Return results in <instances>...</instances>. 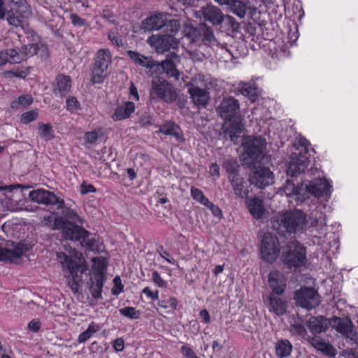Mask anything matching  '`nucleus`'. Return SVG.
I'll list each match as a JSON object with an SVG mask.
<instances>
[{
	"instance_id": "603ef678",
	"label": "nucleus",
	"mask_w": 358,
	"mask_h": 358,
	"mask_svg": "<svg viewBox=\"0 0 358 358\" xmlns=\"http://www.w3.org/2000/svg\"><path fill=\"white\" fill-rule=\"evenodd\" d=\"M171 41H173V38L170 36H164L161 39H159L156 45L157 50L159 52H164L169 50L171 47Z\"/></svg>"
},
{
	"instance_id": "79ce46f5",
	"label": "nucleus",
	"mask_w": 358,
	"mask_h": 358,
	"mask_svg": "<svg viewBox=\"0 0 358 358\" xmlns=\"http://www.w3.org/2000/svg\"><path fill=\"white\" fill-rule=\"evenodd\" d=\"M302 322L303 320L301 317H300L299 315H297L296 319H294V323L290 324L289 329V331L292 335L303 338L306 337L307 335V330L304 325L302 324Z\"/></svg>"
},
{
	"instance_id": "412c9836",
	"label": "nucleus",
	"mask_w": 358,
	"mask_h": 358,
	"mask_svg": "<svg viewBox=\"0 0 358 358\" xmlns=\"http://www.w3.org/2000/svg\"><path fill=\"white\" fill-rule=\"evenodd\" d=\"M72 80L70 76L59 74L53 83L52 90L56 96L64 97L71 91Z\"/></svg>"
},
{
	"instance_id": "4468645a",
	"label": "nucleus",
	"mask_w": 358,
	"mask_h": 358,
	"mask_svg": "<svg viewBox=\"0 0 358 358\" xmlns=\"http://www.w3.org/2000/svg\"><path fill=\"white\" fill-rule=\"evenodd\" d=\"M127 55L136 66L146 69L148 76H152L159 72L158 62L154 60L152 57L134 50H128Z\"/></svg>"
},
{
	"instance_id": "bf43d9fd",
	"label": "nucleus",
	"mask_w": 358,
	"mask_h": 358,
	"mask_svg": "<svg viewBox=\"0 0 358 358\" xmlns=\"http://www.w3.org/2000/svg\"><path fill=\"white\" fill-rule=\"evenodd\" d=\"M66 108L71 112H75L80 108V103L74 96H70L66 99Z\"/></svg>"
},
{
	"instance_id": "a878e982",
	"label": "nucleus",
	"mask_w": 358,
	"mask_h": 358,
	"mask_svg": "<svg viewBox=\"0 0 358 358\" xmlns=\"http://www.w3.org/2000/svg\"><path fill=\"white\" fill-rule=\"evenodd\" d=\"M169 16L167 13H158L155 15L147 17L143 21L142 27L147 31L159 30L165 27L166 17Z\"/></svg>"
},
{
	"instance_id": "052dcab7",
	"label": "nucleus",
	"mask_w": 358,
	"mask_h": 358,
	"mask_svg": "<svg viewBox=\"0 0 358 358\" xmlns=\"http://www.w3.org/2000/svg\"><path fill=\"white\" fill-rule=\"evenodd\" d=\"M322 218V214L317 210L312 211L309 216L310 227H316Z\"/></svg>"
},
{
	"instance_id": "9d476101",
	"label": "nucleus",
	"mask_w": 358,
	"mask_h": 358,
	"mask_svg": "<svg viewBox=\"0 0 358 358\" xmlns=\"http://www.w3.org/2000/svg\"><path fill=\"white\" fill-rule=\"evenodd\" d=\"M294 299L301 307L311 310L320 304V296L313 287H302L294 293Z\"/></svg>"
},
{
	"instance_id": "ddd939ff",
	"label": "nucleus",
	"mask_w": 358,
	"mask_h": 358,
	"mask_svg": "<svg viewBox=\"0 0 358 358\" xmlns=\"http://www.w3.org/2000/svg\"><path fill=\"white\" fill-rule=\"evenodd\" d=\"M30 199L36 203L56 206L57 209L64 207V201L57 197L53 192L43 189L32 190L29 192Z\"/></svg>"
},
{
	"instance_id": "de8ad7c7",
	"label": "nucleus",
	"mask_w": 358,
	"mask_h": 358,
	"mask_svg": "<svg viewBox=\"0 0 358 358\" xmlns=\"http://www.w3.org/2000/svg\"><path fill=\"white\" fill-rule=\"evenodd\" d=\"M190 193L193 199L201 204L206 206L207 203H209V199L204 195L201 189L192 186L190 189Z\"/></svg>"
},
{
	"instance_id": "2f4dec72",
	"label": "nucleus",
	"mask_w": 358,
	"mask_h": 358,
	"mask_svg": "<svg viewBox=\"0 0 358 358\" xmlns=\"http://www.w3.org/2000/svg\"><path fill=\"white\" fill-rule=\"evenodd\" d=\"M103 281L104 275L101 273H93L92 277L90 278L89 289L92 297L95 299L102 298Z\"/></svg>"
},
{
	"instance_id": "f704fd0d",
	"label": "nucleus",
	"mask_w": 358,
	"mask_h": 358,
	"mask_svg": "<svg viewBox=\"0 0 358 358\" xmlns=\"http://www.w3.org/2000/svg\"><path fill=\"white\" fill-rule=\"evenodd\" d=\"M159 132L165 135L173 136L180 142L185 141L180 127L173 122H166L164 124L161 125Z\"/></svg>"
},
{
	"instance_id": "e433bc0d",
	"label": "nucleus",
	"mask_w": 358,
	"mask_h": 358,
	"mask_svg": "<svg viewBox=\"0 0 358 358\" xmlns=\"http://www.w3.org/2000/svg\"><path fill=\"white\" fill-rule=\"evenodd\" d=\"M226 6L230 12L240 18H243L248 10L246 3L240 0H228Z\"/></svg>"
},
{
	"instance_id": "bb28decb",
	"label": "nucleus",
	"mask_w": 358,
	"mask_h": 358,
	"mask_svg": "<svg viewBox=\"0 0 358 358\" xmlns=\"http://www.w3.org/2000/svg\"><path fill=\"white\" fill-rule=\"evenodd\" d=\"M229 122L230 124L224 127V134L237 144L240 142L244 126L241 122V118Z\"/></svg>"
},
{
	"instance_id": "7ed1b4c3",
	"label": "nucleus",
	"mask_w": 358,
	"mask_h": 358,
	"mask_svg": "<svg viewBox=\"0 0 358 358\" xmlns=\"http://www.w3.org/2000/svg\"><path fill=\"white\" fill-rule=\"evenodd\" d=\"M184 31L185 36L192 43H201L213 49L220 48L227 52L229 57H232V53L227 48V45L218 41L214 35L213 29L206 24L200 23L196 27H187Z\"/></svg>"
},
{
	"instance_id": "7c9ffc66",
	"label": "nucleus",
	"mask_w": 358,
	"mask_h": 358,
	"mask_svg": "<svg viewBox=\"0 0 358 358\" xmlns=\"http://www.w3.org/2000/svg\"><path fill=\"white\" fill-rule=\"evenodd\" d=\"M135 108L134 103L126 101L115 108L111 117L114 121H120L127 119L134 113Z\"/></svg>"
},
{
	"instance_id": "aec40b11",
	"label": "nucleus",
	"mask_w": 358,
	"mask_h": 358,
	"mask_svg": "<svg viewBox=\"0 0 358 358\" xmlns=\"http://www.w3.org/2000/svg\"><path fill=\"white\" fill-rule=\"evenodd\" d=\"M23 253L22 248L20 244L15 245L13 241L7 243L6 247L0 245V261L17 263Z\"/></svg>"
},
{
	"instance_id": "20e7f679",
	"label": "nucleus",
	"mask_w": 358,
	"mask_h": 358,
	"mask_svg": "<svg viewBox=\"0 0 358 358\" xmlns=\"http://www.w3.org/2000/svg\"><path fill=\"white\" fill-rule=\"evenodd\" d=\"M40 50L46 53L48 48L43 43H29L20 48H8L0 51V66L10 64H20L36 55Z\"/></svg>"
},
{
	"instance_id": "473e14b6",
	"label": "nucleus",
	"mask_w": 358,
	"mask_h": 358,
	"mask_svg": "<svg viewBox=\"0 0 358 358\" xmlns=\"http://www.w3.org/2000/svg\"><path fill=\"white\" fill-rule=\"evenodd\" d=\"M231 178V179L229 181L233 187L235 194L241 199L247 198L250 192L248 182L241 175L235 178Z\"/></svg>"
},
{
	"instance_id": "58836bf2",
	"label": "nucleus",
	"mask_w": 358,
	"mask_h": 358,
	"mask_svg": "<svg viewBox=\"0 0 358 358\" xmlns=\"http://www.w3.org/2000/svg\"><path fill=\"white\" fill-rule=\"evenodd\" d=\"M15 6L16 13L23 18H29L32 15L30 6L26 0H8Z\"/></svg>"
},
{
	"instance_id": "4c0bfd02",
	"label": "nucleus",
	"mask_w": 358,
	"mask_h": 358,
	"mask_svg": "<svg viewBox=\"0 0 358 358\" xmlns=\"http://www.w3.org/2000/svg\"><path fill=\"white\" fill-rule=\"evenodd\" d=\"M222 168L227 173L228 180H231V177H237L240 176L239 174V169L240 165L236 159L234 158H227L224 159L222 164Z\"/></svg>"
},
{
	"instance_id": "6e6d98bb",
	"label": "nucleus",
	"mask_w": 358,
	"mask_h": 358,
	"mask_svg": "<svg viewBox=\"0 0 358 358\" xmlns=\"http://www.w3.org/2000/svg\"><path fill=\"white\" fill-rule=\"evenodd\" d=\"M108 39L116 46L117 47H123L124 43L122 36L118 34L113 31L108 32Z\"/></svg>"
},
{
	"instance_id": "c756f323",
	"label": "nucleus",
	"mask_w": 358,
	"mask_h": 358,
	"mask_svg": "<svg viewBox=\"0 0 358 358\" xmlns=\"http://www.w3.org/2000/svg\"><path fill=\"white\" fill-rule=\"evenodd\" d=\"M269 303L268 308L278 316L283 315L287 310V302L280 298L278 295L271 294L268 296Z\"/></svg>"
},
{
	"instance_id": "393cba45",
	"label": "nucleus",
	"mask_w": 358,
	"mask_h": 358,
	"mask_svg": "<svg viewBox=\"0 0 358 358\" xmlns=\"http://www.w3.org/2000/svg\"><path fill=\"white\" fill-rule=\"evenodd\" d=\"M268 283L272 293L281 295L284 293L286 287V280L284 275L278 271H271L268 275Z\"/></svg>"
},
{
	"instance_id": "0e129e2a",
	"label": "nucleus",
	"mask_w": 358,
	"mask_h": 358,
	"mask_svg": "<svg viewBox=\"0 0 358 358\" xmlns=\"http://www.w3.org/2000/svg\"><path fill=\"white\" fill-rule=\"evenodd\" d=\"M206 207H207L210 210L213 216L219 219L222 218V211L217 206L215 205L209 201V203H207Z\"/></svg>"
},
{
	"instance_id": "f3484780",
	"label": "nucleus",
	"mask_w": 358,
	"mask_h": 358,
	"mask_svg": "<svg viewBox=\"0 0 358 358\" xmlns=\"http://www.w3.org/2000/svg\"><path fill=\"white\" fill-rule=\"evenodd\" d=\"M82 224L64 222V220L59 230L62 231L63 236L65 239L73 241H81V238H87L90 235V232L80 225Z\"/></svg>"
},
{
	"instance_id": "c9c22d12",
	"label": "nucleus",
	"mask_w": 358,
	"mask_h": 358,
	"mask_svg": "<svg viewBox=\"0 0 358 358\" xmlns=\"http://www.w3.org/2000/svg\"><path fill=\"white\" fill-rule=\"evenodd\" d=\"M275 355L278 358L288 357L293 350V345L287 339H279L275 343Z\"/></svg>"
},
{
	"instance_id": "a18cd8bd",
	"label": "nucleus",
	"mask_w": 358,
	"mask_h": 358,
	"mask_svg": "<svg viewBox=\"0 0 358 358\" xmlns=\"http://www.w3.org/2000/svg\"><path fill=\"white\" fill-rule=\"evenodd\" d=\"M62 217L64 220V222H77V223H83V220L81 217L73 210L69 208H65L64 206L62 208Z\"/></svg>"
},
{
	"instance_id": "72a5a7b5",
	"label": "nucleus",
	"mask_w": 358,
	"mask_h": 358,
	"mask_svg": "<svg viewBox=\"0 0 358 358\" xmlns=\"http://www.w3.org/2000/svg\"><path fill=\"white\" fill-rule=\"evenodd\" d=\"M248 208L250 214L257 220L262 219L266 213L263 200L254 197L248 201Z\"/></svg>"
},
{
	"instance_id": "37998d69",
	"label": "nucleus",
	"mask_w": 358,
	"mask_h": 358,
	"mask_svg": "<svg viewBox=\"0 0 358 358\" xmlns=\"http://www.w3.org/2000/svg\"><path fill=\"white\" fill-rule=\"evenodd\" d=\"M64 219L61 217H55L54 215H48L43 217V225L53 229L59 230L63 224Z\"/></svg>"
},
{
	"instance_id": "6e6552de",
	"label": "nucleus",
	"mask_w": 358,
	"mask_h": 358,
	"mask_svg": "<svg viewBox=\"0 0 358 358\" xmlns=\"http://www.w3.org/2000/svg\"><path fill=\"white\" fill-rule=\"evenodd\" d=\"M112 55L107 48L99 49L94 56L90 67L91 81L92 83H102L107 76V69L111 64Z\"/></svg>"
},
{
	"instance_id": "1a4fd4ad",
	"label": "nucleus",
	"mask_w": 358,
	"mask_h": 358,
	"mask_svg": "<svg viewBox=\"0 0 358 358\" xmlns=\"http://www.w3.org/2000/svg\"><path fill=\"white\" fill-rule=\"evenodd\" d=\"M216 111L220 118L225 122L241 118L239 101L232 96L223 97L216 108Z\"/></svg>"
},
{
	"instance_id": "f03ea898",
	"label": "nucleus",
	"mask_w": 358,
	"mask_h": 358,
	"mask_svg": "<svg viewBox=\"0 0 358 358\" xmlns=\"http://www.w3.org/2000/svg\"><path fill=\"white\" fill-rule=\"evenodd\" d=\"M307 223L306 215L300 210H294L272 218L271 227L278 234L285 236L303 230Z\"/></svg>"
},
{
	"instance_id": "5701e85b",
	"label": "nucleus",
	"mask_w": 358,
	"mask_h": 358,
	"mask_svg": "<svg viewBox=\"0 0 358 358\" xmlns=\"http://www.w3.org/2000/svg\"><path fill=\"white\" fill-rule=\"evenodd\" d=\"M304 185H295L293 180H287L283 186V192L287 196L293 197L297 204L306 201Z\"/></svg>"
},
{
	"instance_id": "3c124183",
	"label": "nucleus",
	"mask_w": 358,
	"mask_h": 358,
	"mask_svg": "<svg viewBox=\"0 0 358 358\" xmlns=\"http://www.w3.org/2000/svg\"><path fill=\"white\" fill-rule=\"evenodd\" d=\"M92 261L94 263L92 266L94 273H101L104 275L103 272L107 268L106 259L103 257H95L92 259Z\"/></svg>"
},
{
	"instance_id": "a211bd4d",
	"label": "nucleus",
	"mask_w": 358,
	"mask_h": 358,
	"mask_svg": "<svg viewBox=\"0 0 358 358\" xmlns=\"http://www.w3.org/2000/svg\"><path fill=\"white\" fill-rule=\"evenodd\" d=\"M195 16L203 19L213 25H220L224 21V14L221 10L212 4H207L196 11Z\"/></svg>"
},
{
	"instance_id": "4d7b16f0",
	"label": "nucleus",
	"mask_w": 358,
	"mask_h": 358,
	"mask_svg": "<svg viewBox=\"0 0 358 358\" xmlns=\"http://www.w3.org/2000/svg\"><path fill=\"white\" fill-rule=\"evenodd\" d=\"M152 281L159 287L166 288L167 287V282L162 278L157 271H153L152 273Z\"/></svg>"
},
{
	"instance_id": "4be33fe9",
	"label": "nucleus",
	"mask_w": 358,
	"mask_h": 358,
	"mask_svg": "<svg viewBox=\"0 0 358 358\" xmlns=\"http://www.w3.org/2000/svg\"><path fill=\"white\" fill-rule=\"evenodd\" d=\"M307 327L313 335L325 332L331 326V319L322 315L313 316L307 321Z\"/></svg>"
},
{
	"instance_id": "9b49d317",
	"label": "nucleus",
	"mask_w": 358,
	"mask_h": 358,
	"mask_svg": "<svg viewBox=\"0 0 358 358\" xmlns=\"http://www.w3.org/2000/svg\"><path fill=\"white\" fill-rule=\"evenodd\" d=\"M279 252V243L277 237L270 232L264 233L261 244L262 259L267 262L271 263L276 259Z\"/></svg>"
},
{
	"instance_id": "c85d7f7f",
	"label": "nucleus",
	"mask_w": 358,
	"mask_h": 358,
	"mask_svg": "<svg viewBox=\"0 0 358 358\" xmlns=\"http://www.w3.org/2000/svg\"><path fill=\"white\" fill-rule=\"evenodd\" d=\"M188 92L191 95L193 102L198 108H206L210 99V96L205 89L192 87L189 88Z\"/></svg>"
},
{
	"instance_id": "a19ab883",
	"label": "nucleus",
	"mask_w": 358,
	"mask_h": 358,
	"mask_svg": "<svg viewBox=\"0 0 358 358\" xmlns=\"http://www.w3.org/2000/svg\"><path fill=\"white\" fill-rule=\"evenodd\" d=\"M81 244L87 250L100 253L103 251V247L99 238L95 237L81 238Z\"/></svg>"
},
{
	"instance_id": "f8f14e48",
	"label": "nucleus",
	"mask_w": 358,
	"mask_h": 358,
	"mask_svg": "<svg viewBox=\"0 0 358 358\" xmlns=\"http://www.w3.org/2000/svg\"><path fill=\"white\" fill-rule=\"evenodd\" d=\"M304 189L306 199H309L310 196L320 199L327 196L331 192V186L327 180L323 178H315L309 184L305 185Z\"/></svg>"
},
{
	"instance_id": "6ab92c4d",
	"label": "nucleus",
	"mask_w": 358,
	"mask_h": 358,
	"mask_svg": "<svg viewBox=\"0 0 358 358\" xmlns=\"http://www.w3.org/2000/svg\"><path fill=\"white\" fill-rule=\"evenodd\" d=\"M308 157L301 153L292 154L287 164V173L288 176L295 177L305 171L308 165Z\"/></svg>"
},
{
	"instance_id": "69168bd1",
	"label": "nucleus",
	"mask_w": 358,
	"mask_h": 358,
	"mask_svg": "<svg viewBox=\"0 0 358 358\" xmlns=\"http://www.w3.org/2000/svg\"><path fill=\"white\" fill-rule=\"evenodd\" d=\"M19 15H20L19 14ZM22 18L21 16H15L14 13H9L7 17L8 23L10 25L14 26L15 27H20L22 24L21 19Z\"/></svg>"
},
{
	"instance_id": "2eb2a0df",
	"label": "nucleus",
	"mask_w": 358,
	"mask_h": 358,
	"mask_svg": "<svg viewBox=\"0 0 358 358\" xmlns=\"http://www.w3.org/2000/svg\"><path fill=\"white\" fill-rule=\"evenodd\" d=\"M254 169L250 174L249 180L251 184L263 189L273 182V174L268 168L252 166Z\"/></svg>"
},
{
	"instance_id": "423d86ee",
	"label": "nucleus",
	"mask_w": 358,
	"mask_h": 358,
	"mask_svg": "<svg viewBox=\"0 0 358 358\" xmlns=\"http://www.w3.org/2000/svg\"><path fill=\"white\" fill-rule=\"evenodd\" d=\"M150 97L153 101L172 103L177 100L178 94L171 83L162 77L157 76L152 80Z\"/></svg>"
},
{
	"instance_id": "39448f33",
	"label": "nucleus",
	"mask_w": 358,
	"mask_h": 358,
	"mask_svg": "<svg viewBox=\"0 0 358 358\" xmlns=\"http://www.w3.org/2000/svg\"><path fill=\"white\" fill-rule=\"evenodd\" d=\"M243 153L242 161L243 165L252 169L264 157L266 147V140L261 137L248 136L243 142Z\"/></svg>"
},
{
	"instance_id": "cd10ccee",
	"label": "nucleus",
	"mask_w": 358,
	"mask_h": 358,
	"mask_svg": "<svg viewBox=\"0 0 358 358\" xmlns=\"http://www.w3.org/2000/svg\"><path fill=\"white\" fill-rule=\"evenodd\" d=\"M307 341L316 350L327 356L334 357L336 355L337 351L332 345L325 342L320 336H308Z\"/></svg>"
},
{
	"instance_id": "49530a36",
	"label": "nucleus",
	"mask_w": 358,
	"mask_h": 358,
	"mask_svg": "<svg viewBox=\"0 0 358 358\" xmlns=\"http://www.w3.org/2000/svg\"><path fill=\"white\" fill-rule=\"evenodd\" d=\"M33 102L32 97L29 94H23L20 96L17 99L12 101L10 107L13 109H19L29 106Z\"/></svg>"
},
{
	"instance_id": "f257e3e1",
	"label": "nucleus",
	"mask_w": 358,
	"mask_h": 358,
	"mask_svg": "<svg viewBox=\"0 0 358 358\" xmlns=\"http://www.w3.org/2000/svg\"><path fill=\"white\" fill-rule=\"evenodd\" d=\"M56 255L63 269L68 272V275H65L68 286L74 294H78L83 283V275L88 271L85 260L81 258L73 259L64 252H57Z\"/></svg>"
},
{
	"instance_id": "13d9d810",
	"label": "nucleus",
	"mask_w": 358,
	"mask_h": 358,
	"mask_svg": "<svg viewBox=\"0 0 358 358\" xmlns=\"http://www.w3.org/2000/svg\"><path fill=\"white\" fill-rule=\"evenodd\" d=\"M38 117V113L35 110H30L24 113L21 115V122L24 124H28L32 121H34Z\"/></svg>"
},
{
	"instance_id": "e2e57ef3",
	"label": "nucleus",
	"mask_w": 358,
	"mask_h": 358,
	"mask_svg": "<svg viewBox=\"0 0 358 358\" xmlns=\"http://www.w3.org/2000/svg\"><path fill=\"white\" fill-rule=\"evenodd\" d=\"M165 27H166L167 29L170 27L171 33H176L180 28V24L178 20H168L166 17Z\"/></svg>"
},
{
	"instance_id": "680f3d73",
	"label": "nucleus",
	"mask_w": 358,
	"mask_h": 358,
	"mask_svg": "<svg viewBox=\"0 0 358 358\" xmlns=\"http://www.w3.org/2000/svg\"><path fill=\"white\" fill-rule=\"evenodd\" d=\"M114 287L112 289V293L114 295H119L121 292H123L124 285L122 284L120 278L119 276H116L113 279Z\"/></svg>"
},
{
	"instance_id": "09e8293b",
	"label": "nucleus",
	"mask_w": 358,
	"mask_h": 358,
	"mask_svg": "<svg viewBox=\"0 0 358 358\" xmlns=\"http://www.w3.org/2000/svg\"><path fill=\"white\" fill-rule=\"evenodd\" d=\"M120 313L129 319L136 320L141 317V311L134 307L127 306L119 310Z\"/></svg>"
},
{
	"instance_id": "ea45409f",
	"label": "nucleus",
	"mask_w": 358,
	"mask_h": 358,
	"mask_svg": "<svg viewBox=\"0 0 358 358\" xmlns=\"http://www.w3.org/2000/svg\"><path fill=\"white\" fill-rule=\"evenodd\" d=\"M238 89L243 96L252 101H255L258 97V89L255 84L241 83Z\"/></svg>"
},
{
	"instance_id": "774afa93",
	"label": "nucleus",
	"mask_w": 358,
	"mask_h": 358,
	"mask_svg": "<svg viewBox=\"0 0 358 358\" xmlns=\"http://www.w3.org/2000/svg\"><path fill=\"white\" fill-rule=\"evenodd\" d=\"M180 352L186 358H199L194 352V350L188 346H182Z\"/></svg>"
},
{
	"instance_id": "c03bdc74",
	"label": "nucleus",
	"mask_w": 358,
	"mask_h": 358,
	"mask_svg": "<svg viewBox=\"0 0 358 358\" xmlns=\"http://www.w3.org/2000/svg\"><path fill=\"white\" fill-rule=\"evenodd\" d=\"M38 135L45 141H50L54 138V131L50 124L40 123L38 124Z\"/></svg>"
},
{
	"instance_id": "8fccbe9b",
	"label": "nucleus",
	"mask_w": 358,
	"mask_h": 358,
	"mask_svg": "<svg viewBox=\"0 0 358 358\" xmlns=\"http://www.w3.org/2000/svg\"><path fill=\"white\" fill-rule=\"evenodd\" d=\"M294 147L301 153L305 156L308 154L310 143L304 137H299L295 140Z\"/></svg>"
},
{
	"instance_id": "0eeeda50",
	"label": "nucleus",
	"mask_w": 358,
	"mask_h": 358,
	"mask_svg": "<svg viewBox=\"0 0 358 358\" xmlns=\"http://www.w3.org/2000/svg\"><path fill=\"white\" fill-rule=\"evenodd\" d=\"M281 259L290 269L300 268L306 262V248L297 241H289L282 250Z\"/></svg>"
},
{
	"instance_id": "5fc2aeb1",
	"label": "nucleus",
	"mask_w": 358,
	"mask_h": 358,
	"mask_svg": "<svg viewBox=\"0 0 358 358\" xmlns=\"http://www.w3.org/2000/svg\"><path fill=\"white\" fill-rule=\"evenodd\" d=\"M158 306L164 309L171 308L176 310L178 306V302L175 297H169L168 299H162L158 302Z\"/></svg>"
},
{
	"instance_id": "b1692460",
	"label": "nucleus",
	"mask_w": 358,
	"mask_h": 358,
	"mask_svg": "<svg viewBox=\"0 0 358 358\" xmlns=\"http://www.w3.org/2000/svg\"><path fill=\"white\" fill-rule=\"evenodd\" d=\"M176 61L179 60V57L176 53H172L170 58H167L162 62H158L159 71L161 69L166 74L169 78H173L176 80L180 78V72L176 68Z\"/></svg>"
},
{
	"instance_id": "dca6fc26",
	"label": "nucleus",
	"mask_w": 358,
	"mask_h": 358,
	"mask_svg": "<svg viewBox=\"0 0 358 358\" xmlns=\"http://www.w3.org/2000/svg\"><path fill=\"white\" fill-rule=\"evenodd\" d=\"M331 327L346 338L354 340L357 336L354 324L348 317H333L331 318Z\"/></svg>"
},
{
	"instance_id": "864d4df0",
	"label": "nucleus",
	"mask_w": 358,
	"mask_h": 358,
	"mask_svg": "<svg viewBox=\"0 0 358 358\" xmlns=\"http://www.w3.org/2000/svg\"><path fill=\"white\" fill-rule=\"evenodd\" d=\"M224 24L229 27L233 31L238 32L240 31L241 26L238 22L236 20L229 15H224Z\"/></svg>"
},
{
	"instance_id": "338daca9",
	"label": "nucleus",
	"mask_w": 358,
	"mask_h": 358,
	"mask_svg": "<svg viewBox=\"0 0 358 358\" xmlns=\"http://www.w3.org/2000/svg\"><path fill=\"white\" fill-rule=\"evenodd\" d=\"M70 18L71 20V22L74 26L82 27L87 25V22L85 20L81 18L80 16L75 13H72L70 15Z\"/></svg>"
}]
</instances>
